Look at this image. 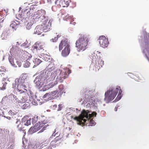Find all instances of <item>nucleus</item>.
<instances>
[{
    "label": "nucleus",
    "mask_w": 149,
    "mask_h": 149,
    "mask_svg": "<svg viewBox=\"0 0 149 149\" xmlns=\"http://www.w3.org/2000/svg\"><path fill=\"white\" fill-rule=\"evenodd\" d=\"M119 91V93L116 99L118 100H120L122 96V91L120 87L117 86L116 88L113 87L110 88L105 92L104 99L105 101L107 103H109L113 100L116 96Z\"/></svg>",
    "instance_id": "obj_1"
},
{
    "label": "nucleus",
    "mask_w": 149,
    "mask_h": 149,
    "mask_svg": "<svg viewBox=\"0 0 149 149\" xmlns=\"http://www.w3.org/2000/svg\"><path fill=\"white\" fill-rule=\"evenodd\" d=\"M89 39V36L87 35H80L75 43L76 47L79 51H83L86 49Z\"/></svg>",
    "instance_id": "obj_2"
},
{
    "label": "nucleus",
    "mask_w": 149,
    "mask_h": 149,
    "mask_svg": "<svg viewBox=\"0 0 149 149\" xmlns=\"http://www.w3.org/2000/svg\"><path fill=\"white\" fill-rule=\"evenodd\" d=\"M23 77L22 78H17L14 81V83L13 84V88H16L17 87V90L20 93H23L24 90L27 91L26 88L29 86L28 82Z\"/></svg>",
    "instance_id": "obj_3"
},
{
    "label": "nucleus",
    "mask_w": 149,
    "mask_h": 149,
    "mask_svg": "<svg viewBox=\"0 0 149 149\" xmlns=\"http://www.w3.org/2000/svg\"><path fill=\"white\" fill-rule=\"evenodd\" d=\"M88 112L85 110H83L81 112V113L79 116H73L71 114H68L67 115L66 118L67 120L70 121H71L72 120H74L77 122V124L81 125L83 124L82 120H83L84 122H85V120L84 119V117L87 118H88Z\"/></svg>",
    "instance_id": "obj_4"
},
{
    "label": "nucleus",
    "mask_w": 149,
    "mask_h": 149,
    "mask_svg": "<svg viewBox=\"0 0 149 149\" xmlns=\"http://www.w3.org/2000/svg\"><path fill=\"white\" fill-rule=\"evenodd\" d=\"M86 112H88V118H87L86 117L84 118V119H85V122H84L83 120H82V122L83 124L81 125H86L88 126H93L95 124V122L93 120V119L91 118L93 117H95L96 116L97 113L95 112H93L91 114L89 113L90 112L88 110L86 111Z\"/></svg>",
    "instance_id": "obj_5"
},
{
    "label": "nucleus",
    "mask_w": 149,
    "mask_h": 149,
    "mask_svg": "<svg viewBox=\"0 0 149 149\" xmlns=\"http://www.w3.org/2000/svg\"><path fill=\"white\" fill-rule=\"evenodd\" d=\"M38 120V123H37L38 125L41 124H43V126L47 124L49 121L48 119L44 116H35L32 118V123L33 124H34L36 123Z\"/></svg>",
    "instance_id": "obj_6"
},
{
    "label": "nucleus",
    "mask_w": 149,
    "mask_h": 149,
    "mask_svg": "<svg viewBox=\"0 0 149 149\" xmlns=\"http://www.w3.org/2000/svg\"><path fill=\"white\" fill-rule=\"evenodd\" d=\"M43 124L36 125L33 127H31L29 129V132L30 134H32L33 133L36 132L39 130H40V131L38 132H42L44 130L47 129V127L49 126L48 124H47L44 126L43 125Z\"/></svg>",
    "instance_id": "obj_7"
},
{
    "label": "nucleus",
    "mask_w": 149,
    "mask_h": 149,
    "mask_svg": "<svg viewBox=\"0 0 149 149\" xmlns=\"http://www.w3.org/2000/svg\"><path fill=\"white\" fill-rule=\"evenodd\" d=\"M71 71L68 69L63 70L61 72L58 76H57L56 79L59 82H62L64 79L68 77V74Z\"/></svg>",
    "instance_id": "obj_8"
},
{
    "label": "nucleus",
    "mask_w": 149,
    "mask_h": 149,
    "mask_svg": "<svg viewBox=\"0 0 149 149\" xmlns=\"http://www.w3.org/2000/svg\"><path fill=\"white\" fill-rule=\"evenodd\" d=\"M100 47L105 48L107 47L109 44L108 39L104 36H100L98 39Z\"/></svg>",
    "instance_id": "obj_9"
},
{
    "label": "nucleus",
    "mask_w": 149,
    "mask_h": 149,
    "mask_svg": "<svg viewBox=\"0 0 149 149\" xmlns=\"http://www.w3.org/2000/svg\"><path fill=\"white\" fill-rule=\"evenodd\" d=\"M46 13L45 11L44 10H38L36 12L35 14L32 16L33 19L36 20H38L41 17L44 16Z\"/></svg>",
    "instance_id": "obj_10"
},
{
    "label": "nucleus",
    "mask_w": 149,
    "mask_h": 149,
    "mask_svg": "<svg viewBox=\"0 0 149 149\" xmlns=\"http://www.w3.org/2000/svg\"><path fill=\"white\" fill-rule=\"evenodd\" d=\"M33 49L36 50L43 49L42 54H45L47 52V48L44 45L41 44L39 42H36L33 46Z\"/></svg>",
    "instance_id": "obj_11"
},
{
    "label": "nucleus",
    "mask_w": 149,
    "mask_h": 149,
    "mask_svg": "<svg viewBox=\"0 0 149 149\" xmlns=\"http://www.w3.org/2000/svg\"><path fill=\"white\" fill-rule=\"evenodd\" d=\"M22 122L19 119H14L12 121L13 125L18 129L19 130L21 131L23 128L22 127Z\"/></svg>",
    "instance_id": "obj_12"
},
{
    "label": "nucleus",
    "mask_w": 149,
    "mask_h": 149,
    "mask_svg": "<svg viewBox=\"0 0 149 149\" xmlns=\"http://www.w3.org/2000/svg\"><path fill=\"white\" fill-rule=\"evenodd\" d=\"M91 91L87 90L86 89L84 90L82 93L83 97H84L83 99L84 100H88L91 97Z\"/></svg>",
    "instance_id": "obj_13"
},
{
    "label": "nucleus",
    "mask_w": 149,
    "mask_h": 149,
    "mask_svg": "<svg viewBox=\"0 0 149 149\" xmlns=\"http://www.w3.org/2000/svg\"><path fill=\"white\" fill-rule=\"evenodd\" d=\"M44 31L43 29V26L42 25H39L36 26L34 30V33L38 35H40Z\"/></svg>",
    "instance_id": "obj_14"
},
{
    "label": "nucleus",
    "mask_w": 149,
    "mask_h": 149,
    "mask_svg": "<svg viewBox=\"0 0 149 149\" xmlns=\"http://www.w3.org/2000/svg\"><path fill=\"white\" fill-rule=\"evenodd\" d=\"M43 29L44 31L46 32L49 31L51 27V24L49 21L48 20L45 22V23H43Z\"/></svg>",
    "instance_id": "obj_15"
},
{
    "label": "nucleus",
    "mask_w": 149,
    "mask_h": 149,
    "mask_svg": "<svg viewBox=\"0 0 149 149\" xmlns=\"http://www.w3.org/2000/svg\"><path fill=\"white\" fill-rule=\"evenodd\" d=\"M102 55L101 53L99 51L95 50L93 53V56L92 57V61H96L97 60L95 59L99 58H101V57Z\"/></svg>",
    "instance_id": "obj_16"
},
{
    "label": "nucleus",
    "mask_w": 149,
    "mask_h": 149,
    "mask_svg": "<svg viewBox=\"0 0 149 149\" xmlns=\"http://www.w3.org/2000/svg\"><path fill=\"white\" fill-rule=\"evenodd\" d=\"M69 45L68 41L67 39L62 40L61 41L59 46V50L60 51L63 49V47H65Z\"/></svg>",
    "instance_id": "obj_17"
},
{
    "label": "nucleus",
    "mask_w": 149,
    "mask_h": 149,
    "mask_svg": "<svg viewBox=\"0 0 149 149\" xmlns=\"http://www.w3.org/2000/svg\"><path fill=\"white\" fill-rule=\"evenodd\" d=\"M70 52V45L65 47L62 51V55L63 56H66L68 55Z\"/></svg>",
    "instance_id": "obj_18"
},
{
    "label": "nucleus",
    "mask_w": 149,
    "mask_h": 149,
    "mask_svg": "<svg viewBox=\"0 0 149 149\" xmlns=\"http://www.w3.org/2000/svg\"><path fill=\"white\" fill-rule=\"evenodd\" d=\"M58 91L57 90L52 91L51 93H46L43 96L44 98L47 97L48 98H52L57 93Z\"/></svg>",
    "instance_id": "obj_19"
},
{
    "label": "nucleus",
    "mask_w": 149,
    "mask_h": 149,
    "mask_svg": "<svg viewBox=\"0 0 149 149\" xmlns=\"http://www.w3.org/2000/svg\"><path fill=\"white\" fill-rule=\"evenodd\" d=\"M61 138H59V136L56 137L54 140L51 142L50 144L51 146L55 147L56 146H58V144L60 143L58 141Z\"/></svg>",
    "instance_id": "obj_20"
},
{
    "label": "nucleus",
    "mask_w": 149,
    "mask_h": 149,
    "mask_svg": "<svg viewBox=\"0 0 149 149\" xmlns=\"http://www.w3.org/2000/svg\"><path fill=\"white\" fill-rule=\"evenodd\" d=\"M10 97L11 99L12 103L13 105H16V104L19 103V100H18L17 96L14 95H10Z\"/></svg>",
    "instance_id": "obj_21"
},
{
    "label": "nucleus",
    "mask_w": 149,
    "mask_h": 149,
    "mask_svg": "<svg viewBox=\"0 0 149 149\" xmlns=\"http://www.w3.org/2000/svg\"><path fill=\"white\" fill-rule=\"evenodd\" d=\"M19 24V22L15 20L12 22L10 25V27L12 28L13 30H15L17 27L18 26Z\"/></svg>",
    "instance_id": "obj_22"
},
{
    "label": "nucleus",
    "mask_w": 149,
    "mask_h": 149,
    "mask_svg": "<svg viewBox=\"0 0 149 149\" xmlns=\"http://www.w3.org/2000/svg\"><path fill=\"white\" fill-rule=\"evenodd\" d=\"M38 79V81L40 83L41 85H43L47 81L46 78L42 76H40L38 78L36 79Z\"/></svg>",
    "instance_id": "obj_23"
},
{
    "label": "nucleus",
    "mask_w": 149,
    "mask_h": 149,
    "mask_svg": "<svg viewBox=\"0 0 149 149\" xmlns=\"http://www.w3.org/2000/svg\"><path fill=\"white\" fill-rule=\"evenodd\" d=\"M95 60H97V61H95V62L97 61L98 62V64H97V68H98V69L99 70L100 68L102 67V65H103L104 64V62L100 58H99V59H96Z\"/></svg>",
    "instance_id": "obj_24"
},
{
    "label": "nucleus",
    "mask_w": 149,
    "mask_h": 149,
    "mask_svg": "<svg viewBox=\"0 0 149 149\" xmlns=\"http://www.w3.org/2000/svg\"><path fill=\"white\" fill-rule=\"evenodd\" d=\"M26 54L24 55V56H26ZM31 56L30 55V56L28 57V58H27V57H25L27 59L25 62V63L24 64V67L28 68L29 67L30 64L29 62L28 61V60L29 59V58H31Z\"/></svg>",
    "instance_id": "obj_25"
},
{
    "label": "nucleus",
    "mask_w": 149,
    "mask_h": 149,
    "mask_svg": "<svg viewBox=\"0 0 149 149\" xmlns=\"http://www.w3.org/2000/svg\"><path fill=\"white\" fill-rule=\"evenodd\" d=\"M9 33L7 31H4L1 34V37L3 39H6L8 38L9 37Z\"/></svg>",
    "instance_id": "obj_26"
},
{
    "label": "nucleus",
    "mask_w": 149,
    "mask_h": 149,
    "mask_svg": "<svg viewBox=\"0 0 149 149\" xmlns=\"http://www.w3.org/2000/svg\"><path fill=\"white\" fill-rule=\"evenodd\" d=\"M69 0H63L61 3V6L63 7H68L69 5Z\"/></svg>",
    "instance_id": "obj_27"
},
{
    "label": "nucleus",
    "mask_w": 149,
    "mask_h": 149,
    "mask_svg": "<svg viewBox=\"0 0 149 149\" xmlns=\"http://www.w3.org/2000/svg\"><path fill=\"white\" fill-rule=\"evenodd\" d=\"M23 13V15L24 16V18H29L30 17V16H32V15L30 13L29 11L26 12L25 11Z\"/></svg>",
    "instance_id": "obj_28"
},
{
    "label": "nucleus",
    "mask_w": 149,
    "mask_h": 149,
    "mask_svg": "<svg viewBox=\"0 0 149 149\" xmlns=\"http://www.w3.org/2000/svg\"><path fill=\"white\" fill-rule=\"evenodd\" d=\"M9 61L11 64L14 67H17V66L14 64L13 61V58L11 56H9L8 58Z\"/></svg>",
    "instance_id": "obj_29"
},
{
    "label": "nucleus",
    "mask_w": 149,
    "mask_h": 149,
    "mask_svg": "<svg viewBox=\"0 0 149 149\" xmlns=\"http://www.w3.org/2000/svg\"><path fill=\"white\" fill-rule=\"evenodd\" d=\"M36 10V9L35 7L34 6H31L30 8V10H29V11L30 13L33 16V14L35 13V12Z\"/></svg>",
    "instance_id": "obj_30"
},
{
    "label": "nucleus",
    "mask_w": 149,
    "mask_h": 149,
    "mask_svg": "<svg viewBox=\"0 0 149 149\" xmlns=\"http://www.w3.org/2000/svg\"><path fill=\"white\" fill-rule=\"evenodd\" d=\"M29 119L28 120H26L25 118H24L23 119L24 122V124L25 125L28 126L31 124V120Z\"/></svg>",
    "instance_id": "obj_31"
},
{
    "label": "nucleus",
    "mask_w": 149,
    "mask_h": 149,
    "mask_svg": "<svg viewBox=\"0 0 149 149\" xmlns=\"http://www.w3.org/2000/svg\"><path fill=\"white\" fill-rule=\"evenodd\" d=\"M23 93H24L22 95L21 97L27 101L29 97V95L27 93L25 92H24Z\"/></svg>",
    "instance_id": "obj_32"
},
{
    "label": "nucleus",
    "mask_w": 149,
    "mask_h": 149,
    "mask_svg": "<svg viewBox=\"0 0 149 149\" xmlns=\"http://www.w3.org/2000/svg\"><path fill=\"white\" fill-rule=\"evenodd\" d=\"M58 81L56 79V80L55 81L50 83L49 84H48L49 85V86L50 87V88L53 87L54 86L58 84Z\"/></svg>",
    "instance_id": "obj_33"
},
{
    "label": "nucleus",
    "mask_w": 149,
    "mask_h": 149,
    "mask_svg": "<svg viewBox=\"0 0 149 149\" xmlns=\"http://www.w3.org/2000/svg\"><path fill=\"white\" fill-rule=\"evenodd\" d=\"M49 142L48 140H43L42 142H41V144H42V146L44 145V146H46L49 143Z\"/></svg>",
    "instance_id": "obj_34"
},
{
    "label": "nucleus",
    "mask_w": 149,
    "mask_h": 149,
    "mask_svg": "<svg viewBox=\"0 0 149 149\" xmlns=\"http://www.w3.org/2000/svg\"><path fill=\"white\" fill-rule=\"evenodd\" d=\"M34 62L36 64L38 65L41 63V61L40 59L36 58L35 59Z\"/></svg>",
    "instance_id": "obj_35"
},
{
    "label": "nucleus",
    "mask_w": 149,
    "mask_h": 149,
    "mask_svg": "<svg viewBox=\"0 0 149 149\" xmlns=\"http://www.w3.org/2000/svg\"><path fill=\"white\" fill-rule=\"evenodd\" d=\"M49 88H50V87L49 86V84H48V85H45L43 86L42 89L43 91H45L48 90Z\"/></svg>",
    "instance_id": "obj_36"
},
{
    "label": "nucleus",
    "mask_w": 149,
    "mask_h": 149,
    "mask_svg": "<svg viewBox=\"0 0 149 149\" xmlns=\"http://www.w3.org/2000/svg\"><path fill=\"white\" fill-rule=\"evenodd\" d=\"M26 100L23 97H22L20 100H19V103L20 104H22L25 103Z\"/></svg>",
    "instance_id": "obj_37"
},
{
    "label": "nucleus",
    "mask_w": 149,
    "mask_h": 149,
    "mask_svg": "<svg viewBox=\"0 0 149 149\" xmlns=\"http://www.w3.org/2000/svg\"><path fill=\"white\" fill-rule=\"evenodd\" d=\"M32 24L31 23H28L26 26V27L27 29H30L32 26Z\"/></svg>",
    "instance_id": "obj_38"
},
{
    "label": "nucleus",
    "mask_w": 149,
    "mask_h": 149,
    "mask_svg": "<svg viewBox=\"0 0 149 149\" xmlns=\"http://www.w3.org/2000/svg\"><path fill=\"white\" fill-rule=\"evenodd\" d=\"M58 38V36L57 35L56 37H55L54 38H52V39H51L50 41L52 42H56V41L57 40Z\"/></svg>",
    "instance_id": "obj_39"
},
{
    "label": "nucleus",
    "mask_w": 149,
    "mask_h": 149,
    "mask_svg": "<svg viewBox=\"0 0 149 149\" xmlns=\"http://www.w3.org/2000/svg\"><path fill=\"white\" fill-rule=\"evenodd\" d=\"M6 71V69L3 66L0 67V72H5Z\"/></svg>",
    "instance_id": "obj_40"
},
{
    "label": "nucleus",
    "mask_w": 149,
    "mask_h": 149,
    "mask_svg": "<svg viewBox=\"0 0 149 149\" xmlns=\"http://www.w3.org/2000/svg\"><path fill=\"white\" fill-rule=\"evenodd\" d=\"M16 63L19 67H20L21 66L22 63L20 61H16Z\"/></svg>",
    "instance_id": "obj_41"
},
{
    "label": "nucleus",
    "mask_w": 149,
    "mask_h": 149,
    "mask_svg": "<svg viewBox=\"0 0 149 149\" xmlns=\"http://www.w3.org/2000/svg\"><path fill=\"white\" fill-rule=\"evenodd\" d=\"M8 113H9V115H11V116L15 115V112H13V111L11 110H10L9 111Z\"/></svg>",
    "instance_id": "obj_42"
},
{
    "label": "nucleus",
    "mask_w": 149,
    "mask_h": 149,
    "mask_svg": "<svg viewBox=\"0 0 149 149\" xmlns=\"http://www.w3.org/2000/svg\"><path fill=\"white\" fill-rule=\"evenodd\" d=\"M28 107V104H27L26 103L24 104L23 105V107L24 109H26L27 108V107Z\"/></svg>",
    "instance_id": "obj_43"
},
{
    "label": "nucleus",
    "mask_w": 149,
    "mask_h": 149,
    "mask_svg": "<svg viewBox=\"0 0 149 149\" xmlns=\"http://www.w3.org/2000/svg\"><path fill=\"white\" fill-rule=\"evenodd\" d=\"M27 43H26V42H25L24 43H23L22 44V46L23 47H28V46L27 45Z\"/></svg>",
    "instance_id": "obj_44"
},
{
    "label": "nucleus",
    "mask_w": 149,
    "mask_h": 149,
    "mask_svg": "<svg viewBox=\"0 0 149 149\" xmlns=\"http://www.w3.org/2000/svg\"><path fill=\"white\" fill-rule=\"evenodd\" d=\"M62 105L61 104H59L58 105V111L61 110L62 109Z\"/></svg>",
    "instance_id": "obj_45"
},
{
    "label": "nucleus",
    "mask_w": 149,
    "mask_h": 149,
    "mask_svg": "<svg viewBox=\"0 0 149 149\" xmlns=\"http://www.w3.org/2000/svg\"><path fill=\"white\" fill-rule=\"evenodd\" d=\"M6 118L9 120H12V121L14 119V118L12 117L11 118L10 117H7Z\"/></svg>",
    "instance_id": "obj_46"
},
{
    "label": "nucleus",
    "mask_w": 149,
    "mask_h": 149,
    "mask_svg": "<svg viewBox=\"0 0 149 149\" xmlns=\"http://www.w3.org/2000/svg\"><path fill=\"white\" fill-rule=\"evenodd\" d=\"M7 84V83L6 82H5V84H3L2 87L3 89H5V87L6 86V85Z\"/></svg>",
    "instance_id": "obj_47"
},
{
    "label": "nucleus",
    "mask_w": 149,
    "mask_h": 149,
    "mask_svg": "<svg viewBox=\"0 0 149 149\" xmlns=\"http://www.w3.org/2000/svg\"><path fill=\"white\" fill-rule=\"evenodd\" d=\"M117 108H115V111H117Z\"/></svg>",
    "instance_id": "obj_48"
},
{
    "label": "nucleus",
    "mask_w": 149,
    "mask_h": 149,
    "mask_svg": "<svg viewBox=\"0 0 149 149\" xmlns=\"http://www.w3.org/2000/svg\"><path fill=\"white\" fill-rule=\"evenodd\" d=\"M55 3L56 4H57V1H55Z\"/></svg>",
    "instance_id": "obj_49"
},
{
    "label": "nucleus",
    "mask_w": 149,
    "mask_h": 149,
    "mask_svg": "<svg viewBox=\"0 0 149 149\" xmlns=\"http://www.w3.org/2000/svg\"><path fill=\"white\" fill-rule=\"evenodd\" d=\"M11 146H12V147H13V145H11V146H10V148H11Z\"/></svg>",
    "instance_id": "obj_50"
},
{
    "label": "nucleus",
    "mask_w": 149,
    "mask_h": 149,
    "mask_svg": "<svg viewBox=\"0 0 149 149\" xmlns=\"http://www.w3.org/2000/svg\"><path fill=\"white\" fill-rule=\"evenodd\" d=\"M54 107H57V105H54Z\"/></svg>",
    "instance_id": "obj_51"
},
{
    "label": "nucleus",
    "mask_w": 149,
    "mask_h": 149,
    "mask_svg": "<svg viewBox=\"0 0 149 149\" xmlns=\"http://www.w3.org/2000/svg\"><path fill=\"white\" fill-rule=\"evenodd\" d=\"M74 7L75 6H76V4H74Z\"/></svg>",
    "instance_id": "obj_52"
},
{
    "label": "nucleus",
    "mask_w": 149,
    "mask_h": 149,
    "mask_svg": "<svg viewBox=\"0 0 149 149\" xmlns=\"http://www.w3.org/2000/svg\"><path fill=\"white\" fill-rule=\"evenodd\" d=\"M3 72L1 73V74H3Z\"/></svg>",
    "instance_id": "obj_53"
},
{
    "label": "nucleus",
    "mask_w": 149,
    "mask_h": 149,
    "mask_svg": "<svg viewBox=\"0 0 149 149\" xmlns=\"http://www.w3.org/2000/svg\"><path fill=\"white\" fill-rule=\"evenodd\" d=\"M70 17L71 18V17H71V16H70Z\"/></svg>",
    "instance_id": "obj_54"
}]
</instances>
